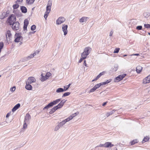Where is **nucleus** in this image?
I'll list each match as a JSON object with an SVG mask.
<instances>
[{
  "label": "nucleus",
  "instance_id": "2eb2a0df",
  "mask_svg": "<svg viewBox=\"0 0 150 150\" xmlns=\"http://www.w3.org/2000/svg\"><path fill=\"white\" fill-rule=\"evenodd\" d=\"M20 106V103H18L15 105L13 108L12 109V112H14L16 110L18 109Z\"/></svg>",
  "mask_w": 150,
  "mask_h": 150
},
{
  "label": "nucleus",
  "instance_id": "c03bdc74",
  "mask_svg": "<svg viewBox=\"0 0 150 150\" xmlns=\"http://www.w3.org/2000/svg\"><path fill=\"white\" fill-rule=\"evenodd\" d=\"M138 141L137 139L134 140L131 142V144L133 145L135 143H137Z\"/></svg>",
  "mask_w": 150,
  "mask_h": 150
},
{
  "label": "nucleus",
  "instance_id": "dca6fc26",
  "mask_svg": "<svg viewBox=\"0 0 150 150\" xmlns=\"http://www.w3.org/2000/svg\"><path fill=\"white\" fill-rule=\"evenodd\" d=\"M91 48L89 47H86L84 50V52H85L86 53H88V54L91 51Z\"/></svg>",
  "mask_w": 150,
  "mask_h": 150
},
{
  "label": "nucleus",
  "instance_id": "7c9ffc66",
  "mask_svg": "<svg viewBox=\"0 0 150 150\" xmlns=\"http://www.w3.org/2000/svg\"><path fill=\"white\" fill-rule=\"evenodd\" d=\"M6 15V13L5 12L3 13L0 16V18L1 19H4Z\"/></svg>",
  "mask_w": 150,
  "mask_h": 150
},
{
  "label": "nucleus",
  "instance_id": "a18cd8bd",
  "mask_svg": "<svg viewBox=\"0 0 150 150\" xmlns=\"http://www.w3.org/2000/svg\"><path fill=\"white\" fill-rule=\"evenodd\" d=\"M118 67V65L117 64H115L114 65V67L113 69V71H116Z\"/></svg>",
  "mask_w": 150,
  "mask_h": 150
},
{
  "label": "nucleus",
  "instance_id": "69168bd1",
  "mask_svg": "<svg viewBox=\"0 0 150 150\" xmlns=\"http://www.w3.org/2000/svg\"><path fill=\"white\" fill-rule=\"evenodd\" d=\"M132 55L138 56L139 55V54L137 53V54H132L131 55V56H132Z\"/></svg>",
  "mask_w": 150,
  "mask_h": 150
},
{
  "label": "nucleus",
  "instance_id": "c85d7f7f",
  "mask_svg": "<svg viewBox=\"0 0 150 150\" xmlns=\"http://www.w3.org/2000/svg\"><path fill=\"white\" fill-rule=\"evenodd\" d=\"M88 55V53H86L85 52H83L81 55V57H85L86 58L87 55Z\"/></svg>",
  "mask_w": 150,
  "mask_h": 150
},
{
  "label": "nucleus",
  "instance_id": "9b49d317",
  "mask_svg": "<svg viewBox=\"0 0 150 150\" xmlns=\"http://www.w3.org/2000/svg\"><path fill=\"white\" fill-rule=\"evenodd\" d=\"M149 82H150V74L143 80V83L144 84H146Z\"/></svg>",
  "mask_w": 150,
  "mask_h": 150
},
{
  "label": "nucleus",
  "instance_id": "473e14b6",
  "mask_svg": "<svg viewBox=\"0 0 150 150\" xmlns=\"http://www.w3.org/2000/svg\"><path fill=\"white\" fill-rule=\"evenodd\" d=\"M51 7H49L48 6H47L46 7V10L45 13H49L51 10Z\"/></svg>",
  "mask_w": 150,
  "mask_h": 150
},
{
  "label": "nucleus",
  "instance_id": "09e8293b",
  "mask_svg": "<svg viewBox=\"0 0 150 150\" xmlns=\"http://www.w3.org/2000/svg\"><path fill=\"white\" fill-rule=\"evenodd\" d=\"M60 127L58 125H57L54 128V130L55 131H57L58 130Z\"/></svg>",
  "mask_w": 150,
  "mask_h": 150
},
{
  "label": "nucleus",
  "instance_id": "6e6d98bb",
  "mask_svg": "<svg viewBox=\"0 0 150 150\" xmlns=\"http://www.w3.org/2000/svg\"><path fill=\"white\" fill-rule=\"evenodd\" d=\"M55 111V110L53 108H52L50 112L49 113L50 114H51L53 113Z\"/></svg>",
  "mask_w": 150,
  "mask_h": 150
},
{
  "label": "nucleus",
  "instance_id": "49530a36",
  "mask_svg": "<svg viewBox=\"0 0 150 150\" xmlns=\"http://www.w3.org/2000/svg\"><path fill=\"white\" fill-rule=\"evenodd\" d=\"M144 26L145 28L149 29L150 28V25L148 24H144Z\"/></svg>",
  "mask_w": 150,
  "mask_h": 150
},
{
  "label": "nucleus",
  "instance_id": "a211bd4d",
  "mask_svg": "<svg viewBox=\"0 0 150 150\" xmlns=\"http://www.w3.org/2000/svg\"><path fill=\"white\" fill-rule=\"evenodd\" d=\"M142 67L140 66H138L136 68V71L138 73H140L142 69Z\"/></svg>",
  "mask_w": 150,
  "mask_h": 150
},
{
  "label": "nucleus",
  "instance_id": "a878e982",
  "mask_svg": "<svg viewBox=\"0 0 150 150\" xmlns=\"http://www.w3.org/2000/svg\"><path fill=\"white\" fill-rule=\"evenodd\" d=\"M149 139V138L148 136H146L142 140V143H144L148 141Z\"/></svg>",
  "mask_w": 150,
  "mask_h": 150
},
{
  "label": "nucleus",
  "instance_id": "864d4df0",
  "mask_svg": "<svg viewBox=\"0 0 150 150\" xmlns=\"http://www.w3.org/2000/svg\"><path fill=\"white\" fill-rule=\"evenodd\" d=\"M16 89V87L15 86H14L11 88L10 89V91L12 92L14 91Z\"/></svg>",
  "mask_w": 150,
  "mask_h": 150
},
{
  "label": "nucleus",
  "instance_id": "4be33fe9",
  "mask_svg": "<svg viewBox=\"0 0 150 150\" xmlns=\"http://www.w3.org/2000/svg\"><path fill=\"white\" fill-rule=\"evenodd\" d=\"M41 76L42 77L40 78V79L42 81H44L48 79L46 76H43L42 74H41Z\"/></svg>",
  "mask_w": 150,
  "mask_h": 150
},
{
  "label": "nucleus",
  "instance_id": "0e129e2a",
  "mask_svg": "<svg viewBox=\"0 0 150 150\" xmlns=\"http://www.w3.org/2000/svg\"><path fill=\"white\" fill-rule=\"evenodd\" d=\"M113 32L112 31H111L110 32V34H109V36H111L113 34Z\"/></svg>",
  "mask_w": 150,
  "mask_h": 150
},
{
  "label": "nucleus",
  "instance_id": "4468645a",
  "mask_svg": "<svg viewBox=\"0 0 150 150\" xmlns=\"http://www.w3.org/2000/svg\"><path fill=\"white\" fill-rule=\"evenodd\" d=\"M30 118L31 117L30 115L28 113L27 114L25 117V120L24 122H28Z\"/></svg>",
  "mask_w": 150,
  "mask_h": 150
},
{
  "label": "nucleus",
  "instance_id": "bb28decb",
  "mask_svg": "<svg viewBox=\"0 0 150 150\" xmlns=\"http://www.w3.org/2000/svg\"><path fill=\"white\" fill-rule=\"evenodd\" d=\"M150 16V12H147L144 13V17L147 18Z\"/></svg>",
  "mask_w": 150,
  "mask_h": 150
},
{
  "label": "nucleus",
  "instance_id": "ddd939ff",
  "mask_svg": "<svg viewBox=\"0 0 150 150\" xmlns=\"http://www.w3.org/2000/svg\"><path fill=\"white\" fill-rule=\"evenodd\" d=\"M60 99H58L53 101L52 102L50 103L51 105L52 106L53 105H56L60 101Z\"/></svg>",
  "mask_w": 150,
  "mask_h": 150
},
{
  "label": "nucleus",
  "instance_id": "f257e3e1",
  "mask_svg": "<svg viewBox=\"0 0 150 150\" xmlns=\"http://www.w3.org/2000/svg\"><path fill=\"white\" fill-rule=\"evenodd\" d=\"M8 21L10 25H11L12 24L15 22L16 21V17L14 15L12 14L8 18Z\"/></svg>",
  "mask_w": 150,
  "mask_h": 150
},
{
  "label": "nucleus",
  "instance_id": "79ce46f5",
  "mask_svg": "<svg viewBox=\"0 0 150 150\" xmlns=\"http://www.w3.org/2000/svg\"><path fill=\"white\" fill-rule=\"evenodd\" d=\"M65 124V123L63 121H62L61 122L59 123L58 125L61 127H62Z\"/></svg>",
  "mask_w": 150,
  "mask_h": 150
},
{
  "label": "nucleus",
  "instance_id": "20e7f679",
  "mask_svg": "<svg viewBox=\"0 0 150 150\" xmlns=\"http://www.w3.org/2000/svg\"><path fill=\"white\" fill-rule=\"evenodd\" d=\"M126 75V74H124L121 75H119L115 79V81L116 82H117L122 79Z\"/></svg>",
  "mask_w": 150,
  "mask_h": 150
},
{
  "label": "nucleus",
  "instance_id": "f03ea898",
  "mask_svg": "<svg viewBox=\"0 0 150 150\" xmlns=\"http://www.w3.org/2000/svg\"><path fill=\"white\" fill-rule=\"evenodd\" d=\"M15 42H18L21 41L23 40V37L21 36V33H16L15 34Z\"/></svg>",
  "mask_w": 150,
  "mask_h": 150
},
{
  "label": "nucleus",
  "instance_id": "393cba45",
  "mask_svg": "<svg viewBox=\"0 0 150 150\" xmlns=\"http://www.w3.org/2000/svg\"><path fill=\"white\" fill-rule=\"evenodd\" d=\"M136 21L134 19L131 20L130 22V23L132 25H134L136 24Z\"/></svg>",
  "mask_w": 150,
  "mask_h": 150
},
{
  "label": "nucleus",
  "instance_id": "bf43d9fd",
  "mask_svg": "<svg viewBox=\"0 0 150 150\" xmlns=\"http://www.w3.org/2000/svg\"><path fill=\"white\" fill-rule=\"evenodd\" d=\"M97 147H104V144H100L98 146H97Z\"/></svg>",
  "mask_w": 150,
  "mask_h": 150
},
{
  "label": "nucleus",
  "instance_id": "052dcab7",
  "mask_svg": "<svg viewBox=\"0 0 150 150\" xmlns=\"http://www.w3.org/2000/svg\"><path fill=\"white\" fill-rule=\"evenodd\" d=\"M67 118L69 121L73 118L71 115L69 117H67Z\"/></svg>",
  "mask_w": 150,
  "mask_h": 150
},
{
  "label": "nucleus",
  "instance_id": "4d7b16f0",
  "mask_svg": "<svg viewBox=\"0 0 150 150\" xmlns=\"http://www.w3.org/2000/svg\"><path fill=\"white\" fill-rule=\"evenodd\" d=\"M49 13H47L45 12V13L44 15V17L45 18L46 20V19L48 16Z\"/></svg>",
  "mask_w": 150,
  "mask_h": 150
},
{
  "label": "nucleus",
  "instance_id": "7ed1b4c3",
  "mask_svg": "<svg viewBox=\"0 0 150 150\" xmlns=\"http://www.w3.org/2000/svg\"><path fill=\"white\" fill-rule=\"evenodd\" d=\"M12 28L13 30L14 31H16L19 29L20 28V24L18 22H16L12 24Z\"/></svg>",
  "mask_w": 150,
  "mask_h": 150
},
{
  "label": "nucleus",
  "instance_id": "6ab92c4d",
  "mask_svg": "<svg viewBox=\"0 0 150 150\" xmlns=\"http://www.w3.org/2000/svg\"><path fill=\"white\" fill-rule=\"evenodd\" d=\"M36 54V52L34 53L33 54H31L29 56H28L26 58V60H28L30 59L33 58L35 56Z\"/></svg>",
  "mask_w": 150,
  "mask_h": 150
},
{
  "label": "nucleus",
  "instance_id": "774afa93",
  "mask_svg": "<svg viewBox=\"0 0 150 150\" xmlns=\"http://www.w3.org/2000/svg\"><path fill=\"white\" fill-rule=\"evenodd\" d=\"M83 64L85 66H86V67H87V64H86V60H85L84 61V62H83Z\"/></svg>",
  "mask_w": 150,
  "mask_h": 150
},
{
  "label": "nucleus",
  "instance_id": "338daca9",
  "mask_svg": "<svg viewBox=\"0 0 150 150\" xmlns=\"http://www.w3.org/2000/svg\"><path fill=\"white\" fill-rule=\"evenodd\" d=\"M2 125H6L7 122L6 121H4L2 123Z\"/></svg>",
  "mask_w": 150,
  "mask_h": 150
},
{
  "label": "nucleus",
  "instance_id": "b1692460",
  "mask_svg": "<svg viewBox=\"0 0 150 150\" xmlns=\"http://www.w3.org/2000/svg\"><path fill=\"white\" fill-rule=\"evenodd\" d=\"M67 100H62L61 102L59 103L58 104L59 105L61 108L63 106L64 103L66 102Z\"/></svg>",
  "mask_w": 150,
  "mask_h": 150
},
{
  "label": "nucleus",
  "instance_id": "e433bc0d",
  "mask_svg": "<svg viewBox=\"0 0 150 150\" xmlns=\"http://www.w3.org/2000/svg\"><path fill=\"white\" fill-rule=\"evenodd\" d=\"M71 85V84L70 83H69L68 85L64 86V89L65 90V91L68 89L69 87Z\"/></svg>",
  "mask_w": 150,
  "mask_h": 150
},
{
  "label": "nucleus",
  "instance_id": "72a5a7b5",
  "mask_svg": "<svg viewBox=\"0 0 150 150\" xmlns=\"http://www.w3.org/2000/svg\"><path fill=\"white\" fill-rule=\"evenodd\" d=\"M111 81V79H110L107 80L105 82H102V83L103 84V85H105L109 83Z\"/></svg>",
  "mask_w": 150,
  "mask_h": 150
},
{
  "label": "nucleus",
  "instance_id": "1a4fd4ad",
  "mask_svg": "<svg viewBox=\"0 0 150 150\" xmlns=\"http://www.w3.org/2000/svg\"><path fill=\"white\" fill-rule=\"evenodd\" d=\"M114 146V144H112L111 142H107L104 143V147L105 148H110Z\"/></svg>",
  "mask_w": 150,
  "mask_h": 150
},
{
  "label": "nucleus",
  "instance_id": "5701e85b",
  "mask_svg": "<svg viewBox=\"0 0 150 150\" xmlns=\"http://www.w3.org/2000/svg\"><path fill=\"white\" fill-rule=\"evenodd\" d=\"M115 110H113L112 111H111L109 112H108L106 114V116L107 117H109L110 115H112L115 112Z\"/></svg>",
  "mask_w": 150,
  "mask_h": 150
},
{
  "label": "nucleus",
  "instance_id": "0eeeda50",
  "mask_svg": "<svg viewBox=\"0 0 150 150\" xmlns=\"http://www.w3.org/2000/svg\"><path fill=\"white\" fill-rule=\"evenodd\" d=\"M35 79L34 77H30L27 80L26 83H27L28 84H30L31 83L35 82Z\"/></svg>",
  "mask_w": 150,
  "mask_h": 150
},
{
  "label": "nucleus",
  "instance_id": "8fccbe9b",
  "mask_svg": "<svg viewBox=\"0 0 150 150\" xmlns=\"http://www.w3.org/2000/svg\"><path fill=\"white\" fill-rule=\"evenodd\" d=\"M51 75V74L49 72H47L45 76L48 78Z\"/></svg>",
  "mask_w": 150,
  "mask_h": 150
},
{
  "label": "nucleus",
  "instance_id": "f8f14e48",
  "mask_svg": "<svg viewBox=\"0 0 150 150\" xmlns=\"http://www.w3.org/2000/svg\"><path fill=\"white\" fill-rule=\"evenodd\" d=\"M88 18L86 17H83L81 18L79 20V22L81 23H83V24L84 23H86L87 21V19Z\"/></svg>",
  "mask_w": 150,
  "mask_h": 150
},
{
  "label": "nucleus",
  "instance_id": "603ef678",
  "mask_svg": "<svg viewBox=\"0 0 150 150\" xmlns=\"http://www.w3.org/2000/svg\"><path fill=\"white\" fill-rule=\"evenodd\" d=\"M26 123L27 122L24 121V124L23 125V128L24 129L26 128L27 127V125L26 124Z\"/></svg>",
  "mask_w": 150,
  "mask_h": 150
},
{
  "label": "nucleus",
  "instance_id": "6e6552de",
  "mask_svg": "<svg viewBox=\"0 0 150 150\" xmlns=\"http://www.w3.org/2000/svg\"><path fill=\"white\" fill-rule=\"evenodd\" d=\"M6 35L7 40H8V39H9L10 40L11 38L12 35L11 33V31L9 30H6Z\"/></svg>",
  "mask_w": 150,
  "mask_h": 150
},
{
  "label": "nucleus",
  "instance_id": "37998d69",
  "mask_svg": "<svg viewBox=\"0 0 150 150\" xmlns=\"http://www.w3.org/2000/svg\"><path fill=\"white\" fill-rule=\"evenodd\" d=\"M52 5V3L51 1H49L47 6H48L49 7L51 8Z\"/></svg>",
  "mask_w": 150,
  "mask_h": 150
},
{
  "label": "nucleus",
  "instance_id": "9d476101",
  "mask_svg": "<svg viewBox=\"0 0 150 150\" xmlns=\"http://www.w3.org/2000/svg\"><path fill=\"white\" fill-rule=\"evenodd\" d=\"M28 21L27 19H25L24 21V24L23 26V30L24 31H26L27 30V27L28 24Z\"/></svg>",
  "mask_w": 150,
  "mask_h": 150
},
{
  "label": "nucleus",
  "instance_id": "39448f33",
  "mask_svg": "<svg viewBox=\"0 0 150 150\" xmlns=\"http://www.w3.org/2000/svg\"><path fill=\"white\" fill-rule=\"evenodd\" d=\"M65 21V19L63 17H59L56 21V24L60 25Z\"/></svg>",
  "mask_w": 150,
  "mask_h": 150
},
{
  "label": "nucleus",
  "instance_id": "c9c22d12",
  "mask_svg": "<svg viewBox=\"0 0 150 150\" xmlns=\"http://www.w3.org/2000/svg\"><path fill=\"white\" fill-rule=\"evenodd\" d=\"M4 43L3 42H0V53L1 52V50L4 47Z\"/></svg>",
  "mask_w": 150,
  "mask_h": 150
},
{
  "label": "nucleus",
  "instance_id": "f3484780",
  "mask_svg": "<svg viewBox=\"0 0 150 150\" xmlns=\"http://www.w3.org/2000/svg\"><path fill=\"white\" fill-rule=\"evenodd\" d=\"M65 91V90L64 89L62 88H59L57 89L56 90V92L57 93H60Z\"/></svg>",
  "mask_w": 150,
  "mask_h": 150
},
{
  "label": "nucleus",
  "instance_id": "3c124183",
  "mask_svg": "<svg viewBox=\"0 0 150 150\" xmlns=\"http://www.w3.org/2000/svg\"><path fill=\"white\" fill-rule=\"evenodd\" d=\"M36 27L35 25H33L31 26V30H35L36 29Z\"/></svg>",
  "mask_w": 150,
  "mask_h": 150
},
{
  "label": "nucleus",
  "instance_id": "58836bf2",
  "mask_svg": "<svg viewBox=\"0 0 150 150\" xmlns=\"http://www.w3.org/2000/svg\"><path fill=\"white\" fill-rule=\"evenodd\" d=\"M120 50V48H116L115 50H114V53H118L119 51Z\"/></svg>",
  "mask_w": 150,
  "mask_h": 150
},
{
  "label": "nucleus",
  "instance_id": "e2e57ef3",
  "mask_svg": "<svg viewBox=\"0 0 150 150\" xmlns=\"http://www.w3.org/2000/svg\"><path fill=\"white\" fill-rule=\"evenodd\" d=\"M67 118L66 119H65L64 120H63V121L65 123L66 122L69 121V120Z\"/></svg>",
  "mask_w": 150,
  "mask_h": 150
},
{
  "label": "nucleus",
  "instance_id": "de8ad7c7",
  "mask_svg": "<svg viewBox=\"0 0 150 150\" xmlns=\"http://www.w3.org/2000/svg\"><path fill=\"white\" fill-rule=\"evenodd\" d=\"M79 114V112H77L74 113L73 114H72V115H71V116L72 117H73H73H75L77 115H78V114Z\"/></svg>",
  "mask_w": 150,
  "mask_h": 150
},
{
  "label": "nucleus",
  "instance_id": "680f3d73",
  "mask_svg": "<svg viewBox=\"0 0 150 150\" xmlns=\"http://www.w3.org/2000/svg\"><path fill=\"white\" fill-rule=\"evenodd\" d=\"M100 94H102L103 95H105L106 94V93L105 92H104V91H103V92H101L100 93Z\"/></svg>",
  "mask_w": 150,
  "mask_h": 150
},
{
  "label": "nucleus",
  "instance_id": "5fc2aeb1",
  "mask_svg": "<svg viewBox=\"0 0 150 150\" xmlns=\"http://www.w3.org/2000/svg\"><path fill=\"white\" fill-rule=\"evenodd\" d=\"M142 28V26H137L136 28V29L138 30H141Z\"/></svg>",
  "mask_w": 150,
  "mask_h": 150
},
{
  "label": "nucleus",
  "instance_id": "4c0bfd02",
  "mask_svg": "<svg viewBox=\"0 0 150 150\" xmlns=\"http://www.w3.org/2000/svg\"><path fill=\"white\" fill-rule=\"evenodd\" d=\"M70 94V93L69 92L65 93L62 95V97H64L69 96Z\"/></svg>",
  "mask_w": 150,
  "mask_h": 150
},
{
  "label": "nucleus",
  "instance_id": "a19ab883",
  "mask_svg": "<svg viewBox=\"0 0 150 150\" xmlns=\"http://www.w3.org/2000/svg\"><path fill=\"white\" fill-rule=\"evenodd\" d=\"M19 6V5L18 4H15L13 5V8L15 10Z\"/></svg>",
  "mask_w": 150,
  "mask_h": 150
},
{
  "label": "nucleus",
  "instance_id": "f704fd0d",
  "mask_svg": "<svg viewBox=\"0 0 150 150\" xmlns=\"http://www.w3.org/2000/svg\"><path fill=\"white\" fill-rule=\"evenodd\" d=\"M61 107H60L59 105L58 104L57 105L54 107L52 108L55 110V111L57 110V109L59 108H61Z\"/></svg>",
  "mask_w": 150,
  "mask_h": 150
},
{
  "label": "nucleus",
  "instance_id": "ea45409f",
  "mask_svg": "<svg viewBox=\"0 0 150 150\" xmlns=\"http://www.w3.org/2000/svg\"><path fill=\"white\" fill-rule=\"evenodd\" d=\"M96 90V88H95V87L94 86L93 88H91L90 91H89V93H91L92 92H94L95 90Z\"/></svg>",
  "mask_w": 150,
  "mask_h": 150
},
{
  "label": "nucleus",
  "instance_id": "cd10ccee",
  "mask_svg": "<svg viewBox=\"0 0 150 150\" xmlns=\"http://www.w3.org/2000/svg\"><path fill=\"white\" fill-rule=\"evenodd\" d=\"M35 0H26V2L28 4H33Z\"/></svg>",
  "mask_w": 150,
  "mask_h": 150
},
{
  "label": "nucleus",
  "instance_id": "13d9d810",
  "mask_svg": "<svg viewBox=\"0 0 150 150\" xmlns=\"http://www.w3.org/2000/svg\"><path fill=\"white\" fill-rule=\"evenodd\" d=\"M85 59V57H82L80 59L79 61V63H81L82 62V61L84 59Z\"/></svg>",
  "mask_w": 150,
  "mask_h": 150
},
{
  "label": "nucleus",
  "instance_id": "c756f323",
  "mask_svg": "<svg viewBox=\"0 0 150 150\" xmlns=\"http://www.w3.org/2000/svg\"><path fill=\"white\" fill-rule=\"evenodd\" d=\"M52 107L50 103H49L47 105L45 106V107L43 108V110H45V109H47L50 107Z\"/></svg>",
  "mask_w": 150,
  "mask_h": 150
},
{
  "label": "nucleus",
  "instance_id": "423d86ee",
  "mask_svg": "<svg viewBox=\"0 0 150 150\" xmlns=\"http://www.w3.org/2000/svg\"><path fill=\"white\" fill-rule=\"evenodd\" d=\"M67 28L68 25H67L64 24L62 25V30L64 33V35H66L67 33Z\"/></svg>",
  "mask_w": 150,
  "mask_h": 150
},
{
  "label": "nucleus",
  "instance_id": "aec40b11",
  "mask_svg": "<svg viewBox=\"0 0 150 150\" xmlns=\"http://www.w3.org/2000/svg\"><path fill=\"white\" fill-rule=\"evenodd\" d=\"M21 9L22 12L23 13H26L27 12V9L24 6H21Z\"/></svg>",
  "mask_w": 150,
  "mask_h": 150
},
{
  "label": "nucleus",
  "instance_id": "412c9836",
  "mask_svg": "<svg viewBox=\"0 0 150 150\" xmlns=\"http://www.w3.org/2000/svg\"><path fill=\"white\" fill-rule=\"evenodd\" d=\"M26 89L28 90H31L32 89V87L30 84H28L26 83V85L25 86Z\"/></svg>",
  "mask_w": 150,
  "mask_h": 150
},
{
  "label": "nucleus",
  "instance_id": "2f4dec72",
  "mask_svg": "<svg viewBox=\"0 0 150 150\" xmlns=\"http://www.w3.org/2000/svg\"><path fill=\"white\" fill-rule=\"evenodd\" d=\"M101 85H103V84L102 83H100L96 84L95 86H94V87L96 89L100 87Z\"/></svg>",
  "mask_w": 150,
  "mask_h": 150
}]
</instances>
